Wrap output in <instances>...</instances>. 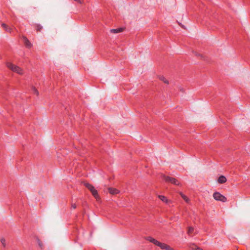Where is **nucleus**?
Returning <instances> with one entry per match:
<instances>
[{
    "mask_svg": "<svg viewBox=\"0 0 250 250\" xmlns=\"http://www.w3.org/2000/svg\"><path fill=\"white\" fill-rule=\"evenodd\" d=\"M6 64L7 67L13 72H15L19 75L23 74V70L19 66L9 62H7Z\"/></svg>",
    "mask_w": 250,
    "mask_h": 250,
    "instance_id": "f257e3e1",
    "label": "nucleus"
},
{
    "mask_svg": "<svg viewBox=\"0 0 250 250\" xmlns=\"http://www.w3.org/2000/svg\"><path fill=\"white\" fill-rule=\"evenodd\" d=\"M213 197L214 199L217 201H220L223 202H226L227 201V198L224 196L217 192L214 193Z\"/></svg>",
    "mask_w": 250,
    "mask_h": 250,
    "instance_id": "f03ea898",
    "label": "nucleus"
},
{
    "mask_svg": "<svg viewBox=\"0 0 250 250\" xmlns=\"http://www.w3.org/2000/svg\"><path fill=\"white\" fill-rule=\"evenodd\" d=\"M163 178L166 182H170L175 185H180L179 182L175 178L166 175H163Z\"/></svg>",
    "mask_w": 250,
    "mask_h": 250,
    "instance_id": "7ed1b4c3",
    "label": "nucleus"
},
{
    "mask_svg": "<svg viewBox=\"0 0 250 250\" xmlns=\"http://www.w3.org/2000/svg\"><path fill=\"white\" fill-rule=\"evenodd\" d=\"M146 239L149 241V242L153 243L154 244H155V245L158 246V245H159L160 244V242L157 241V240H156L155 239L151 237H146Z\"/></svg>",
    "mask_w": 250,
    "mask_h": 250,
    "instance_id": "20e7f679",
    "label": "nucleus"
},
{
    "mask_svg": "<svg viewBox=\"0 0 250 250\" xmlns=\"http://www.w3.org/2000/svg\"><path fill=\"white\" fill-rule=\"evenodd\" d=\"M108 191L109 193L111 194H117L119 193V190L116 188H108Z\"/></svg>",
    "mask_w": 250,
    "mask_h": 250,
    "instance_id": "39448f33",
    "label": "nucleus"
},
{
    "mask_svg": "<svg viewBox=\"0 0 250 250\" xmlns=\"http://www.w3.org/2000/svg\"><path fill=\"white\" fill-rule=\"evenodd\" d=\"M226 181V178L224 176H221L218 179V182L220 184L224 183Z\"/></svg>",
    "mask_w": 250,
    "mask_h": 250,
    "instance_id": "423d86ee",
    "label": "nucleus"
},
{
    "mask_svg": "<svg viewBox=\"0 0 250 250\" xmlns=\"http://www.w3.org/2000/svg\"><path fill=\"white\" fill-rule=\"evenodd\" d=\"M84 185L91 191V192H92V191L93 190L95 189L94 187L92 185L88 183H85Z\"/></svg>",
    "mask_w": 250,
    "mask_h": 250,
    "instance_id": "0eeeda50",
    "label": "nucleus"
},
{
    "mask_svg": "<svg viewBox=\"0 0 250 250\" xmlns=\"http://www.w3.org/2000/svg\"><path fill=\"white\" fill-rule=\"evenodd\" d=\"M158 197L161 200H162V201H163L164 202H165L166 203H168L170 202L169 200L167 199V198L164 196L159 195Z\"/></svg>",
    "mask_w": 250,
    "mask_h": 250,
    "instance_id": "6e6552de",
    "label": "nucleus"
},
{
    "mask_svg": "<svg viewBox=\"0 0 250 250\" xmlns=\"http://www.w3.org/2000/svg\"><path fill=\"white\" fill-rule=\"evenodd\" d=\"M23 40L25 45L28 48L31 47V43L29 40L25 37L23 38Z\"/></svg>",
    "mask_w": 250,
    "mask_h": 250,
    "instance_id": "1a4fd4ad",
    "label": "nucleus"
},
{
    "mask_svg": "<svg viewBox=\"0 0 250 250\" xmlns=\"http://www.w3.org/2000/svg\"><path fill=\"white\" fill-rule=\"evenodd\" d=\"M189 248L192 250H203L202 249H201L199 247H197L196 246H195L194 244H191L189 246Z\"/></svg>",
    "mask_w": 250,
    "mask_h": 250,
    "instance_id": "9d476101",
    "label": "nucleus"
},
{
    "mask_svg": "<svg viewBox=\"0 0 250 250\" xmlns=\"http://www.w3.org/2000/svg\"><path fill=\"white\" fill-rule=\"evenodd\" d=\"M123 31V28H119V29H111L110 30L111 32L113 33H114V34H116V33H119V32H121Z\"/></svg>",
    "mask_w": 250,
    "mask_h": 250,
    "instance_id": "9b49d317",
    "label": "nucleus"
},
{
    "mask_svg": "<svg viewBox=\"0 0 250 250\" xmlns=\"http://www.w3.org/2000/svg\"><path fill=\"white\" fill-rule=\"evenodd\" d=\"M91 193L93 196L96 199V200H98L99 199V197L98 194V192L96 189L93 190Z\"/></svg>",
    "mask_w": 250,
    "mask_h": 250,
    "instance_id": "f8f14e48",
    "label": "nucleus"
},
{
    "mask_svg": "<svg viewBox=\"0 0 250 250\" xmlns=\"http://www.w3.org/2000/svg\"><path fill=\"white\" fill-rule=\"evenodd\" d=\"M180 194L182 198L187 202L189 203V199L184 194H183L182 193H180Z\"/></svg>",
    "mask_w": 250,
    "mask_h": 250,
    "instance_id": "ddd939ff",
    "label": "nucleus"
},
{
    "mask_svg": "<svg viewBox=\"0 0 250 250\" xmlns=\"http://www.w3.org/2000/svg\"><path fill=\"white\" fill-rule=\"evenodd\" d=\"M194 231V228L192 227H189L188 229V233L189 235L192 234Z\"/></svg>",
    "mask_w": 250,
    "mask_h": 250,
    "instance_id": "4468645a",
    "label": "nucleus"
},
{
    "mask_svg": "<svg viewBox=\"0 0 250 250\" xmlns=\"http://www.w3.org/2000/svg\"><path fill=\"white\" fill-rule=\"evenodd\" d=\"M36 240H37V242L38 243V246L41 249H42V248H43V244H42V243L41 241L40 240H39V239L38 238H36Z\"/></svg>",
    "mask_w": 250,
    "mask_h": 250,
    "instance_id": "2eb2a0df",
    "label": "nucleus"
},
{
    "mask_svg": "<svg viewBox=\"0 0 250 250\" xmlns=\"http://www.w3.org/2000/svg\"><path fill=\"white\" fill-rule=\"evenodd\" d=\"M0 242L3 247H6V240L4 238H1L0 240Z\"/></svg>",
    "mask_w": 250,
    "mask_h": 250,
    "instance_id": "dca6fc26",
    "label": "nucleus"
},
{
    "mask_svg": "<svg viewBox=\"0 0 250 250\" xmlns=\"http://www.w3.org/2000/svg\"><path fill=\"white\" fill-rule=\"evenodd\" d=\"M160 79L165 83L168 84L169 83L168 81L163 76L160 77Z\"/></svg>",
    "mask_w": 250,
    "mask_h": 250,
    "instance_id": "f3484780",
    "label": "nucleus"
},
{
    "mask_svg": "<svg viewBox=\"0 0 250 250\" xmlns=\"http://www.w3.org/2000/svg\"><path fill=\"white\" fill-rule=\"evenodd\" d=\"M167 244L160 242L158 247H160L161 249L164 250Z\"/></svg>",
    "mask_w": 250,
    "mask_h": 250,
    "instance_id": "a211bd4d",
    "label": "nucleus"
},
{
    "mask_svg": "<svg viewBox=\"0 0 250 250\" xmlns=\"http://www.w3.org/2000/svg\"><path fill=\"white\" fill-rule=\"evenodd\" d=\"M166 250H174L173 249L171 248L169 246L167 245L165 248V249Z\"/></svg>",
    "mask_w": 250,
    "mask_h": 250,
    "instance_id": "6ab92c4d",
    "label": "nucleus"
},
{
    "mask_svg": "<svg viewBox=\"0 0 250 250\" xmlns=\"http://www.w3.org/2000/svg\"><path fill=\"white\" fill-rule=\"evenodd\" d=\"M42 27L41 25H38L37 26V30L39 31H40L42 30Z\"/></svg>",
    "mask_w": 250,
    "mask_h": 250,
    "instance_id": "aec40b11",
    "label": "nucleus"
},
{
    "mask_svg": "<svg viewBox=\"0 0 250 250\" xmlns=\"http://www.w3.org/2000/svg\"><path fill=\"white\" fill-rule=\"evenodd\" d=\"M2 27H3L4 29H5V30H8V28H7V25H6L5 24L3 23V24H2Z\"/></svg>",
    "mask_w": 250,
    "mask_h": 250,
    "instance_id": "412c9836",
    "label": "nucleus"
},
{
    "mask_svg": "<svg viewBox=\"0 0 250 250\" xmlns=\"http://www.w3.org/2000/svg\"><path fill=\"white\" fill-rule=\"evenodd\" d=\"M77 207V206L75 204H72V208H73L74 209H75Z\"/></svg>",
    "mask_w": 250,
    "mask_h": 250,
    "instance_id": "4be33fe9",
    "label": "nucleus"
},
{
    "mask_svg": "<svg viewBox=\"0 0 250 250\" xmlns=\"http://www.w3.org/2000/svg\"><path fill=\"white\" fill-rule=\"evenodd\" d=\"M34 90L35 93L37 95H38V94H39V92L38 91V90H37L36 88H34Z\"/></svg>",
    "mask_w": 250,
    "mask_h": 250,
    "instance_id": "5701e85b",
    "label": "nucleus"
}]
</instances>
